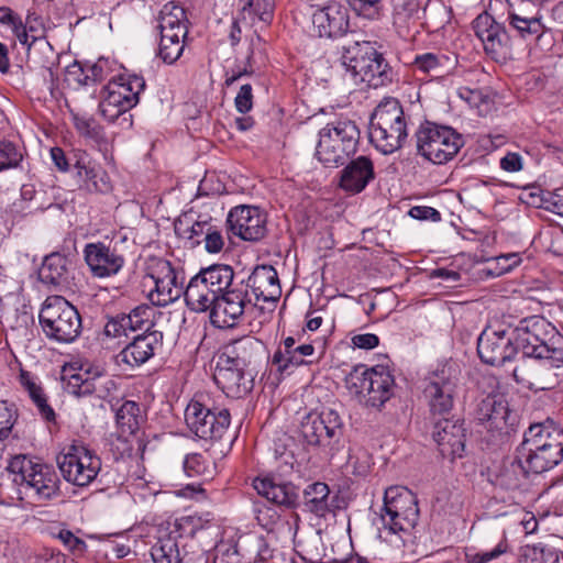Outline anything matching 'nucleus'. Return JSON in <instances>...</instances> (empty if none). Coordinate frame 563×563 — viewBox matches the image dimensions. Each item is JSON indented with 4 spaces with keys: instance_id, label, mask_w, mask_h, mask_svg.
I'll use <instances>...</instances> for the list:
<instances>
[{
    "instance_id": "1",
    "label": "nucleus",
    "mask_w": 563,
    "mask_h": 563,
    "mask_svg": "<svg viewBox=\"0 0 563 563\" xmlns=\"http://www.w3.org/2000/svg\"><path fill=\"white\" fill-rule=\"evenodd\" d=\"M516 452L532 474H542L563 460V429L545 421L531 424Z\"/></svg>"
},
{
    "instance_id": "2",
    "label": "nucleus",
    "mask_w": 563,
    "mask_h": 563,
    "mask_svg": "<svg viewBox=\"0 0 563 563\" xmlns=\"http://www.w3.org/2000/svg\"><path fill=\"white\" fill-rule=\"evenodd\" d=\"M512 330L517 351H522L523 358L548 357L563 364V334L547 319L539 316L525 318Z\"/></svg>"
},
{
    "instance_id": "3",
    "label": "nucleus",
    "mask_w": 563,
    "mask_h": 563,
    "mask_svg": "<svg viewBox=\"0 0 563 563\" xmlns=\"http://www.w3.org/2000/svg\"><path fill=\"white\" fill-rule=\"evenodd\" d=\"M361 132L350 119H336L319 131L316 157L325 167L343 166L357 151Z\"/></svg>"
},
{
    "instance_id": "4",
    "label": "nucleus",
    "mask_w": 563,
    "mask_h": 563,
    "mask_svg": "<svg viewBox=\"0 0 563 563\" xmlns=\"http://www.w3.org/2000/svg\"><path fill=\"white\" fill-rule=\"evenodd\" d=\"M408 137L407 122L400 102L395 98L382 101L369 120V140L383 154L404 146Z\"/></svg>"
},
{
    "instance_id": "5",
    "label": "nucleus",
    "mask_w": 563,
    "mask_h": 563,
    "mask_svg": "<svg viewBox=\"0 0 563 563\" xmlns=\"http://www.w3.org/2000/svg\"><path fill=\"white\" fill-rule=\"evenodd\" d=\"M184 416L189 432L205 441L221 440L231 424L229 409L217 406L207 395L195 396L188 402Z\"/></svg>"
},
{
    "instance_id": "6",
    "label": "nucleus",
    "mask_w": 563,
    "mask_h": 563,
    "mask_svg": "<svg viewBox=\"0 0 563 563\" xmlns=\"http://www.w3.org/2000/svg\"><path fill=\"white\" fill-rule=\"evenodd\" d=\"M45 336L57 343H71L81 333V317L78 310L62 296H49L38 314Z\"/></svg>"
},
{
    "instance_id": "7",
    "label": "nucleus",
    "mask_w": 563,
    "mask_h": 563,
    "mask_svg": "<svg viewBox=\"0 0 563 563\" xmlns=\"http://www.w3.org/2000/svg\"><path fill=\"white\" fill-rule=\"evenodd\" d=\"M417 152L433 164L453 159L464 145L461 133L448 125L426 121L417 130Z\"/></svg>"
},
{
    "instance_id": "8",
    "label": "nucleus",
    "mask_w": 563,
    "mask_h": 563,
    "mask_svg": "<svg viewBox=\"0 0 563 563\" xmlns=\"http://www.w3.org/2000/svg\"><path fill=\"white\" fill-rule=\"evenodd\" d=\"M419 519L417 496L404 486H391L385 490L380 520L385 531L393 534L408 532Z\"/></svg>"
},
{
    "instance_id": "9",
    "label": "nucleus",
    "mask_w": 563,
    "mask_h": 563,
    "mask_svg": "<svg viewBox=\"0 0 563 563\" xmlns=\"http://www.w3.org/2000/svg\"><path fill=\"white\" fill-rule=\"evenodd\" d=\"M300 432L308 445L333 455L340 448L343 421L336 410L323 408L320 412H310L302 419Z\"/></svg>"
},
{
    "instance_id": "10",
    "label": "nucleus",
    "mask_w": 563,
    "mask_h": 563,
    "mask_svg": "<svg viewBox=\"0 0 563 563\" xmlns=\"http://www.w3.org/2000/svg\"><path fill=\"white\" fill-rule=\"evenodd\" d=\"M460 379L461 369L452 361L438 365L429 374L423 394L433 415H445L451 411L457 394Z\"/></svg>"
},
{
    "instance_id": "11",
    "label": "nucleus",
    "mask_w": 563,
    "mask_h": 563,
    "mask_svg": "<svg viewBox=\"0 0 563 563\" xmlns=\"http://www.w3.org/2000/svg\"><path fill=\"white\" fill-rule=\"evenodd\" d=\"M146 87L142 76L136 74L121 75L118 80H110L103 88L100 102L102 114L113 121L120 114L134 108L140 100V93Z\"/></svg>"
},
{
    "instance_id": "12",
    "label": "nucleus",
    "mask_w": 563,
    "mask_h": 563,
    "mask_svg": "<svg viewBox=\"0 0 563 563\" xmlns=\"http://www.w3.org/2000/svg\"><path fill=\"white\" fill-rule=\"evenodd\" d=\"M63 478L78 487L88 486L101 468L100 459L82 443H74L57 455Z\"/></svg>"
},
{
    "instance_id": "13",
    "label": "nucleus",
    "mask_w": 563,
    "mask_h": 563,
    "mask_svg": "<svg viewBox=\"0 0 563 563\" xmlns=\"http://www.w3.org/2000/svg\"><path fill=\"white\" fill-rule=\"evenodd\" d=\"M206 519L205 522H210ZM205 527L201 516H187L175 520L168 531L159 536L157 542L151 549L154 563H181L179 552V539L194 538L199 529Z\"/></svg>"
},
{
    "instance_id": "14",
    "label": "nucleus",
    "mask_w": 563,
    "mask_h": 563,
    "mask_svg": "<svg viewBox=\"0 0 563 563\" xmlns=\"http://www.w3.org/2000/svg\"><path fill=\"white\" fill-rule=\"evenodd\" d=\"M186 21V12L180 7L169 9L165 5L161 12L158 56L166 64H174L184 52V40L188 33Z\"/></svg>"
},
{
    "instance_id": "15",
    "label": "nucleus",
    "mask_w": 563,
    "mask_h": 563,
    "mask_svg": "<svg viewBox=\"0 0 563 563\" xmlns=\"http://www.w3.org/2000/svg\"><path fill=\"white\" fill-rule=\"evenodd\" d=\"M514 330L503 325L486 327L477 339L481 361L493 366L504 365L517 355Z\"/></svg>"
},
{
    "instance_id": "16",
    "label": "nucleus",
    "mask_w": 563,
    "mask_h": 563,
    "mask_svg": "<svg viewBox=\"0 0 563 563\" xmlns=\"http://www.w3.org/2000/svg\"><path fill=\"white\" fill-rule=\"evenodd\" d=\"M563 364H556L553 360L544 357H529L514 368L515 382L530 390L541 391L554 389L560 384L561 375L556 369Z\"/></svg>"
},
{
    "instance_id": "17",
    "label": "nucleus",
    "mask_w": 563,
    "mask_h": 563,
    "mask_svg": "<svg viewBox=\"0 0 563 563\" xmlns=\"http://www.w3.org/2000/svg\"><path fill=\"white\" fill-rule=\"evenodd\" d=\"M254 303L244 282L235 285L219 295L216 305L211 309L210 318L219 328H232L236 325Z\"/></svg>"
},
{
    "instance_id": "18",
    "label": "nucleus",
    "mask_w": 563,
    "mask_h": 563,
    "mask_svg": "<svg viewBox=\"0 0 563 563\" xmlns=\"http://www.w3.org/2000/svg\"><path fill=\"white\" fill-rule=\"evenodd\" d=\"M312 8V32L316 36L336 40L347 34L350 30V14L344 4L330 1L324 5H313Z\"/></svg>"
},
{
    "instance_id": "19",
    "label": "nucleus",
    "mask_w": 563,
    "mask_h": 563,
    "mask_svg": "<svg viewBox=\"0 0 563 563\" xmlns=\"http://www.w3.org/2000/svg\"><path fill=\"white\" fill-rule=\"evenodd\" d=\"M20 499L46 503L62 496L60 479L52 465L38 462L19 488Z\"/></svg>"
},
{
    "instance_id": "20",
    "label": "nucleus",
    "mask_w": 563,
    "mask_h": 563,
    "mask_svg": "<svg viewBox=\"0 0 563 563\" xmlns=\"http://www.w3.org/2000/svg\"><path fill=\"white\" fill-rule=\"evenodd\" d=\"M473 29L487 56L495 62L506 58L510 38L503 23L497 22L488 11H485L473 21Z\"/></svg>"
},
{
    "instance_id": "21",
    "label": "nucleus",
    "mask_w": 563,
    "mask_h": 563,
    "mask_svg": "<svg viewBox=\"0 0 563 563\" xmlns=\"http://www.w3.org/2000/svg\"><path fill=\"white\" fill-rule=\"evenodd\" d=\"M266 214L258 207L249 205L232 208L227 217L229 230L249 242H257L266 235Z\"/></svg>"
},
{
    "instance_id": "22",
    "label": "nucleus",
    "mask_w": 563,
    "mask_h": 563,
    "mask_svg": "<svg viewBox=\"0 0 563 563\" xmlns=\"http://www.w3.org/2000/svg\"><path fill=\"white\" fill-rule=\"evenodd\" d=\"M84 258L93 277L106 278L117 275L125 264V257L117 244L96 242L84 247Z\"/></svg>"
},
{
    "instance_id": "23",
    "label": "nucleus",
    "mask_w": 563,
    "mask_h": 563,
    "mask_svg": "<svg viewBox=\"0 0 563 563\" xmlns=\"http://www.w3.org/2000/svg\"><path fill=\"white\" fill-rule=\"evenodd\" d=\"M150 278L154 288L150 291L148 298L155 306L165 307L185 292L183 279H179L177 271L169 261H158Z\"/></svg>"
},
{
    "instance_id": "24",
    "label": "nucleus",
    "mask_w": 563,
    "mask_h": 563,
    "mask_svg": "<svg viewBox=\"0 0 563 563\" xmlns=\"http://www.w3.org/2000/svg\"><path fill=\"white\" fill-rule=\"evenodd\" d=\"M431 434L444 459L454 461L464 455L466 429L463 420L440 419L434 422Z\"/></svg>"
},
{
    "instance_id": "25",
    "label": "nucleus",
    "mask_w": 563,
    "mask_h": 563,
    "mask_svg": "<svg viewBox=\"0 0 563 563\" xmlns=\"http://www.w3.org/2000/svg\"><path fill=\"white\" fill-rule=\"evenodd\" d=\"M213 380L228 397L241 398L253 389L254 374L218 356Z\"/></svg>"
},
{
    "instance_id": "26",
    "label": "nucleus",
    "mask_w": 563,
    "mask_h": 563,
    "mask_svg": "<svg viewBox=\"0 0 563 563\" xmlns=\"http://www.w3.org/2000/svg\"><path fill=\"white\" fill-rule=\"evenodd\" d=\"M64 389L77 398L95 395L104 399L115 387L114 380L100 373L91 374L89 371L67 373L63 375Z\"/></svg>"
},
{
    "instance_id": "27",
    "label": "nucleus",
    "mask_w": 563,
    "mask_h": 563,
    "mask_svg": "<svg viewBox=\"0 0 563 563\" xmlns=\"http://www.w3.org/2000/svg\"><path fill=\"white\" fill-rule=\"evenodd\" d=\"M475 419L488 431L508 433L509 428L515 424L516 416L511 413L503 396L487 395L478 402Z\"/></svg>"
},
{
    "instance_id": "28",
    "label": "nucleus",
    "mask_w": 563,
    "mask_h": 563,
    "mask_svg": "<svg viewBox=\"0 0 563 563\" xmlns=\"http://www.w3.org/2000/svg\"><path fill=\"white\" fill-rule=\"evenodd\" d=\"M163 345V333L157 330L144 331L133 336L115 356L118 364L139 367L150 361Z\"/></svg>"
},
{
    "instance_id": "29",
    "label": "nucleus",
    "mask_w": 563,
    "mask_h": 563,
    "mask_svg": "<svg viewBox=\"0 0 563 563\" xmlns=\"http://www.w3.org/2000/svg\"><path fill=\"white\" fill-rule=\"evenodd\" d=\"M344 164L340 170L339 188L349 195L361 194L376 177L373 159L360 155Z\"/></svg>"
},
{
    "instance_id": "30",
    "label": "nucleus",
    "mask_w": 563,
    "mask_h": 563,
    "mask_svg": "<svg viewBox=\"0 0 563 563\" xmlns=\"http://www.w3.org/2000/svg\"><path fill=\"white\" fill-rule=\"evenodd\" d=\"M219 356L254 374L265 356V346L258 339L246 335L225 344Z\"/></svg>"
},
{
    "instance_id": "31",
    "label": "nucleus",
    "mask_w": 563,
    "mask_h": 563,
    "mask_svg": "<svg viewBox=\"0 0 563 563\" xmlns=\"http://www.w3.org/2000/svg\"><path fill=\"white\" fill-rule=\"evenodd\" d=\"M191 247L205 243V250L210 253H219L224 246L222 230L211 217L199 216L190 228L185 231Z\"/></svg>"
},
{
    "instance_id": "32",
    "label": "nucleus",
    "mask_w": 563,
    "mask_h": 563,
    "mask_svg": "<svg viewBox=\"0 0 563 563\" xmlns=\"http://www.w3.org/2000/svg\"><path fill=\"white\" fill-rule=\"evenodd\" d=\"M244 284L256 300L276 302L282 296L278 274L272 265H257Z\"/></svg>"
},
{
    "instance_id": "33",
    "label": "nucleus",
    "mask_w": 563,
    "mask_h": 563,
    "mask_svg": "<svg viewBox=\"0 0 563 563\" xmlns=\"http://www.w3.org/2000/svg\"><path fill=\"white\" fill-rule=\"evenodd\" d=\"M256 492L268 501L294 509L298 506L299 493L291 483L277 481L273 476L256 477L253 482Z\"/></svg>"
},
{
    "instance_id": "34",
    "label": "nucleus",
    "mask_w": 563,
    "mask_h": 563,
    "mask_svg": "<svg viewBox=\"0 0 563 563\" xmlns=\"http://www.w3.org/2000/svg\"><path fill=\"white\" fill-rule=\"evenodd\" d=\"M529 473L531 471L527 470L525 462H521L516 452L515 457L503 460L496 470L490 473L489 481L501 490L515 492L525 485Z\"/></svg>"
},
{
    "instance_id": "35",
    "label": "nucleus",
    "mask_w": 563,
    "mask_h": 563,
    "mask_svg": "<svg viewBox=\"0 0 563 563\" xmlns=\"http://www.w3.org/2000/svg\"><path fill=\"white\" fill-rule=\"evenodd\" d=\"M378 53L375 43L356 41L342 46L341 64L345 67L346 71L351 73L354 80H358L361 75L366 73L368 64L378 57Z\"/></svg>"
},
{
    "instance_id": "36",
    "label": "nucleus",
    "mask_w": 563,
    "mask_h": 563,
    "mask_svg": "<svg viewBox=\"0 0 563 563\" xmlns=\"http://www.w3.org/2000/svg\"><path fill=\"white\" fill-rule=\"evenodd\" d=\"M73 261L58 252L46 255L38 269V279L42 284L54 289L68 287Z\"/></svg>"
},
{
    "instance_id": "37",
    "label": "nucleus",
    "mask_w": 563,
    "mask_h": 563,
    "mask_svg": "<svg viewBox=\"0 0 563 563\" xmlns=\"http://www.w3.org/2000/svg\"><path fill=\"white\" fill-rule=\"evenodd\" d=\"M368 375L365 402L369 407L380 408L394 395V375L390 369L384 365H376L369 368Z\"/></svg>"
},
{
    "instance_id": "38",
    "label": "nucleus",
    "mask_w": 563,
    "mask_h": 563,
    "mask_svg": "<svg viewBox=\"0 0 563 563\" xmlns=\"http://www.w3.org/2000/svg\"><path fill=\"white\" fill-rule=\"evenodd\" d=\"M205 278L206 276L199 271L198 274L190 278L185 288L184 297L186 305L196 312L211 311L219 297Z\"/></svg>"
},
{
    "instance_id": "39",
    "label": "nucleus",
    "mask_w": 563,
    "mask_h": 563,
    "mask_svg": "<svg viewBox=\"0 0 563 563\" xmlns=\"http://www.w3.org/2000/svg\"><path fill=\"white\" fill-rule=\"evenodd\" d=\"M338 495L331 496L329 486L322 482L309 484L303 489V506L307 511L319 518H327L338 508Z\"/></svg>"
},
{
    "instance_id": "40",
    "label": "nucleus",
    "mask_w": 563,
    "mask_h": 563,
    "mask_svg": "<svg viewBox=\"0 0 563 563\" xmlns=\"http://www.w3.org/2000/svg\"><path fill=\"white\" fill-rule=\"evenodd\" d=\"M0 318L3 327L15 338H27L34 324L32 308L21 302L4 306Z\"/></svg>"
},
{
    "instance_id": "41",
    "label": "nucleus",
    "mask_w": 563,
    "mask_h": 563,
    "mask_svg": "<svg viewBox=\"0 0 563 563\" xmlns=\"http://www.w3.org/2000/svg\"><path fill=\"white\" fill-rule=\"evenodd\" d=\"M456 59L444 53H422L417 54L412 62L415 71H419L432 77H442L450 73L454 67Z\"/></svg>"
},
{
    "instance_id": "42",
    "label": "nucleus",
    "mask_w": 563,
    "mask_h": 563,
    "mask_svg": "<svg viewBox=\"0 0 563 563\" xmlns=\"http://www.w3.org/2000/svg\"><path fill=\"white\" fill-rule=\"evenodd\" d=\"M509 25L526 41L539 40L545 31L540 10H537L531 16L520 14H508Z\"/></svg>"
},
{
    "instance_id": "43",
    "label": "nucleus",
    "mask_w": 563,
    "mask_h": 563,
    "mask_svg": "<svg viewBox=\"0 0 563 563\" xmlns=\"http://www.w3.org/2000/svg\"><path fill=\"white\" fill-rule=\"evenodd\" d=\"M144 420L145 416L136 401L125 400L115 410V422L123 434H134Z\"/></svg>"
},
{
    "instance_id": "44",
    "label": "nucleus",
    "mask_w": 563,
    "mask_h": 563,
    "mask_svg": "<svg viewBox=\"0 0 563 563\" xmlns=\"http://www.w3.org/2000/svg\"><path fill=\"white\" fill-rule=\"evenodd\" d=\"M314 352L312 344H301L289 351V354L283 355L280 351H275L272 357V364L277 367L279 373L290 372L303 364L306 356H311Z\"/></svg>"
},
{
    "instance_id": "45",
    "label": "nucleus",
    "mask_w": 563,
    "mask_h": 563,
    "mask_svg": "<svg viewBox=\"0 0 563 563\" xmlns=\"http://www.w3.org/2000/svg\"><path fill=\"white\" fill-rule=\"evenodd\" d=\"M201 274L206 276V280L209 286L216 290L218 295H221L225 290L232 288L235 283L234 271L230 265L225 264H213L208 267L200 269Z\"/></svg>"
},
{
    "instance_id": "46",
    "label": "nucleus",
    "mask_w": 563,
    "mask_h": 563,
    "mask_svg": "<svg viewBox=\"0 0 563 563\" xmlns=\"http://www.w3.org/2000/svg\"><path fill=\"white\" fill-rule=\"evenodd\" d=\"M393 80L391 67L386 62L382 53L378 57L374 58L373 63L368 64L366 73H363L358 81L366 82L369 87H380Z\"/></svg>"
},
{
    "instance_id": "47",
    "label": "nucleus",
    "mask_w": 563,
    "mask_h": 563,
    "mask_svg": "<svg viewBox=\"0 0 563 563\" xmlns=\"http://www.w3.org/2000/svg\"><path fill=\"white\" fill-rule=\"evenodd\" d=\"M509 544L505 537L492 550H477L476 548H465V563H490L504 554L508 553Z\"/></svg>"
},
{
    "instance_id": "48",
    "label": "nucleus",
    "mask_w": 563,
    "mask_h": 563,
    "mask_svg": "<svg viewBox=\"0 0 563 563\" xmlns=\"http://www.w3.org/2000/svg\"><path fill=\"white\" fill-rule=\"evenodd\" d=\"M24 147L12 141H0V173L19 167L24 157Z\"/></svg>"
},
{
    "instance_id": "49",
    "label": "nucleus",
    "mask_w": 563,
    "mask_h": 563,
    "mask_svg": "<svg viewBox=\"0 0 563 563\" xmlns=\"http://www.w3.org/2000/svg\"><path fill=\"white\" fill-rule=\"evenodd\" d=\"M21 201L26 203L30 212H42L53 206L46 199V192L44 190H36L33 184H24L21 187Z\"/></svg>"
},
{
    "instance_id": "50",
    "label": "nucleus",
    "mask_w": 563,
    "mask_h": 563,
    "mask_svg": "<svg viewBox=\"0 0 563 563\" xmlns=\"http://www.w3.org/2000/svg\"><path fill=\"white\" fill-rule=\"evenodd\" d=\"M347 3L363 19L377 21L384 15V0H347Z\"/></svg>"
},
{
    "instance_id": "51",
    "label": "nucleus",
    "mask_w": 563,
    "mask_h": 563,
    "mask_svg": "<svg viewBox=\"0 0 563 563\" xmlns=\"http://www.w3.org/2000/svg\"><path fill=\"white\" fill-rule=\"evenodd\" d=\"M519 563H560L559 553L551 548L526 547Z\"/></svg>"
},
{
    "instance_id": "52",
    "label": "nucleus",
    "mask_w": 563,
    "mask_h": 563,
    "mask_svg": "<svg viewBox=\"0 0 563 563\" xmlns=\"http://www.w3.org/2000/svg\"><path fill=\"white\" fill-rule=\"evenodd\" d=\"M74 125L77 132L97 144L104 141L103 129L92 118L74 115Z\"/></svg>"
},
{
    "instance_id": "53",
    "label": "nucleus",
    "mask_w": 563,
    "mask_h": 563,
    "mask_svg": "<svg viewBox=\"0 0 563 563\" xmlns=\"http://www.w3.org/2000/svg\"><path fill=\"white\" fill-rule=\"evenodd\" d=\"M37 463L25 455H15L10 460L7 470L14 475L13 483L21 488Z\"/></svg>"
},
{
    "instance_id": "54",
    "label": "nucleus",
    "mask_w": 563,
    "mask_h": 563,
    "mask_svg": "<svg viewBox=\"0 0 563 563\" xmlns=\"http://www.w3.org/2000/svg\"><path fill=\"white\" fill-rule=\"evenodd\" d=\"M19 417L14 402L0 400V440L7 439Z\"/></svg>"
},
{
    "instance_id": "55",
    "label": "nucleus",
    "mask_w": 563,
    "mask_h": 563,
    "mask_svg": "<svg viewBox=\"0 0 563 563\" xmlns=\"http://www.w3.org/2000/svg\"><path fill=\"white\" fill-rule=\"evenodd\" d=\"M276 0H245L243 10L256 15L262 22L269 24L274 18Z\"/></svg>"
},
{
    "instance_id": "56",
    "label": "nucleus",
    "mask_w": 563,
    "mask_h": 563,
    "mask_svg": "<svg viewBox=\"0 0 563 563\" xmlns=\"http://www.w3.org/2000/svg\"><path fill=\"white\" fill-rule=\"evenodd\" d=\"M74 158V167L77 170V176L88 189V183L92 179L96 173V166H99V164L95 162L86 151L78 153Z\"/></svg>"
},
{
    "instance_id": "57",
    "label": "nucleus",
    "mask_w": 563,
    "mask_h": 563,
    "mask_svg": "<svg viewBox=\"0 0 563 563\" xmlns=\"http://www.w3.org/2000/svg\"><path fill=\"white\" fill-rule=\"evenodd\" d=\"M368 373L369 368H367L365 365L355 366L345 378L349 389L353 390L357 395H363L365 398L369 376Z\"/></svg>"
},
{
    "instance_id": "58",
    "label": "nucleus",
    "mask_w": 563,
    "mask_h": 563,
    "mask_svg": "<svg viewBox=\"0 0 563 563\" xmlns=\"http://www.w3.org/2000/svg\"><path fill=\"white\" fill-rule=\"evenodd\" d=\"M86 71L89 86L97 85L108 78L112 71V65L108 58L100 57L95 63L86 62Z\"/></svg>"
},
{
    "instance_id": "59",
    "label": "nucleus",
    "mask_w": 563,
    "mask_h": 563,
    "mask_svg": "<svg viewBox=\"0 0 563 563\" xmlns=\"http://www.w3.org/2000/svg\"><path fill=\"white\" fill-rule=\"evenodd\" d=\"M209 463L201 453L187 454L184 460L185 473L192 477L208 473Z\"/></svg>"
},
{
    "instance_id": "60",
    "label": "nucleus",
    "mask_w": 563,
    "mask_h": 563,
    "mask_svg": "<svg viewBox=\"0 0 563 563\" xmlns=\"http://www.w3.org/2000/svg\"><path fill=\"white\" fill-rule=\"evenodd\" d=\"M82 152V150H73L67 155L63 148L55 146L51 148V157L56 168L59 172L66 173L69 170L70 166H74V157L77 156L78 153Z\"/></svg>"
},
{
    "instance_id": "61",
    "label": "nucleus",
    "mask_w": 563,
    "mask_h": 563,
    "mask_svg": "<svg viewBox=\"0 0 563 563\" xmlns=\"http://www.w3.org/2000/svg\"><path fill=\"white\" fill-rule=\"evenodd\" d=\"M152 312V308L148 306H139L131 310L130 313H128L129 317H131V321L135 328V330H144L150 331V327L153 325V322L150 319Z\"/></svg>"
},
{
    "instance_id": "62",
    "label": "nucleus",
    "mask_w": 563,
    "mask_h": 563,
    "mask_svg": "<svg viewBox=\"0 0 563 563\" xmlns=\"http://www.w3.org/2000/svg\"><path fill=\"white\" fill-rule=\"evenodd\" d=\"M234 104L240 113H247L253 108V88L250 84L242 85L235 99Z\"/></svg>"
},
{
    "instance_id": "63",
    "label": "nucleus",
    "mask_w": 563,
    "mask_h": 563,
    "mask_svg": "<svg viewBox=\"0 0 563 563\" xmlns=\"http://www.w3.org/2000/svg\"><path fill=\"white\" fill-rule=\"evenodd\" d=\"M88 190L96 192H108L111 190L110 177L100 165L96 166V173L88 183Z\"/></svg>"
},
{
    "instance_id": "64",
    "label": "nucleus",
    "mask_w": 563,
    "mask_h": 563,
    "mask_svg": "<svg viewBox=\"0 0 563 563\" xmlns=\"http://www.w3.org/2000/svg\"><path fill=\"white\" fill-rule=\"evenodd\" d=\"M66 74L69 80H73L78 86H89L88 74L86 71V62H73L66 68Z\"/></svg>"
}]
</instances>
